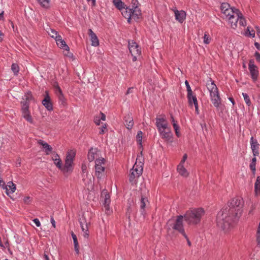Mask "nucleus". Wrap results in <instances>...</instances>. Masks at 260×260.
<instances>
[{
    "label": "nucleus",
    "instance_id": "48",
    "mask_svg": "<svg viewBox=\"0 0 260 260\" xmlns=\"http://www.w3.org/2000/svg\"><path fill=\"white\" fill-rule=\"evenodd\" d=\"M187 158V155L186 154H184L179 165H184V164L185 161H186Z\"/></svg>",
    "mask_w": 260,
    "mask_h": 260
},
{
    "label": "nucleus",
    "instance_id": "54",
    "mask_svg": "<svg viewBox=\"0 0 260 260\" xmlns=\"http://www.w3.org/2000/svg\"><path fill=\"white\" fill-rule=\"evenodd\" d=\"M33 222L35 223L37 226L39 227L41 226V223L38 218H35L33 220Z\"/></svg>",
    "mask_w": 260,
    "mask_h": 260
},
{
    "label": "nucleus",
    "instance_id": "43",
    "mask_svg": "<svg viewBox=\"0 0 260 260\" xmlns=\"http://www.w3.org/2000/svg\"><path fill=\"white\" fill-rule=\"evenodd\" d=\"M54 87L55 89V92L57 95L62 93L60 88L57 83L54 84Z\"/></svg>",
    "mask_w": 260,
    "mask_h": 260
},
{
    "label": "nucleus",
    "instance_id": "8",
    "mask_svg": "<svg viewBox=\"0 0 260 260\" xmlns=\"http://www.w3.org/2000/svg\"><path fill=\"white\" fill-rule=\"evenodd\" d=\"M75 157L74 152H69L66 157L64 166H62L61 171L64 175L71 174L73 170V160Z\"/></svg>",
    "mask_w": 260,
    "mask_h": 260
},
{
    "label": "nucleus",
    "instance_id": "53",
    "mask_svg": "<svg viewBox=\"0 0 260 260\" xmlns=\"http://www.w3.org/2000/svg\"><path fill=\"white\" fill-rule=\"evenodd\" d=\"M254 56L256 61L260 62V53L258 52H256L254 54Z\"/></svg>",
    "mask_w": 260,
    "mask_h": 260
},
{
    "label": "nucleus",
    "instance_id": "20",
    "mask_svg": "<svg viewBox=\"0 0 260 260\" xmlns=\"http://www.w3.org/2000/svg\"><path fill=\"white\" fill-rule=\"evenodd\" d=\"M16 185L12 182H9L6 186H5V189L6 191V193L8 196L14 193L16 190Z\"/></svg>",
    "mask_w": 260,
    "mask_h": 260
},
{
    "label": "nucleus",
    "instance_id": "30",
    "mask_svg": "<svg viewBox=\"0 0 260 260\" xmlns=\"http://www.w3.org/2000/svg\"><path fill=\"white\" fill-rule=\"evenodd\" d=\"M187 99L189 104L190 106H192L193 105L198 103V100L195 95L193 94V93L187 95Z\"/></svg>",
    "mask_w": 260,
    "mask_h": 260
},
{
    "label": "nucleus",
    "instance_id": "63",
    "mask_svg": "<svg viewBox=\"0 0 260 260\" xmlns=\"http://www.w3.org/2000/svg\"><path fill=\"white\" fill-rule=\"evenodd\" d=\"M254 46H255V47L258 49H260V44L258 43H257V42H255L254 43Z\"/></svg>",
    "mask_w": 260,
    "mask_h": 260
},
{
    "label": "nucleus",
    "instance_id": "17",
    "mask_svg": "<svg viewBox=\"0 0 260 260\" xmlns=\"http://www.w3.org/2000/svg\"><path fill=\"white\" fill-rule=\"evenodd\" d=\"M176 19L180 23H182L186 18V13L183 10L174 11Z\"/></svg>",
    "mask_w": 260,
    "mask_h": 260
},
{
    "label": "nucleus",
    "instance_id": "22",
    "mask_svg": "<svg viewBox=\"0 0 260 260\" xmlns=\"http://www.w3.org/2000/svg\"><path fill=\"white\" fill-rule=\"evenodd\" d=\"M57 46L61 49H62L66 51L69 50V47L66 44V42L62 39L61 37L59 36L55 40Z\"/></svg>",
    "mask_w": 260,
    "mask_h": 260
},
{
    "label": "nucleus",
    "instance_id": "49",
    "mask_svg": "<svg viewBox=\"0 0 260 260\" xmlns=\"http://www.w3.org/2000/svg\"><path fill=\"white\" fill-rule=\"evenodd\" d=\"M82 170L83 172V174L86 173V175L87 177H88V174L87 173V166L85 164H83L82 166Z\"/></svg>",
    "mask_w": 260,
    "mask_h": 260
},
{
    "label": "nucleus",
    "instance_id": "1",
    "mask_svg": "<svg viewBox=\"0 0 260 260\" xmlns=\"http://www.w3.org/2000/svg\"><path fill=\"white\" fill-rule=\"evenodd\" d=\"M243 205V200L240 198L233 199L228 207L218 213L216 219L217 226L225 232L231 229L233 223L239 219Z\"/></svg>",
    "mask_w": 260,
    "mask_h": 260
},
{
    "label": "nucleus",
    "instance_id": "13",
    "mask_svg": "<svg viewBox=\"0 0 260 260\" xmlns=\"http://www.w3.org/2000/svg\"><path fill=\"white\" fill-rule=\"evenodd\" d=\"M28 104L25 103L22 105L21 111L23 117L30 123H33V120L29 110Z\"/></svg>",
    "mask_w": 260,
    "mask_h": 260
},
{
    "label": "nucleus",
    "instance_id": "36",
    "mask_svg": "<svg viewBox=\"0 0 260 260\" xmlns=\"http://www.w3.org/2000/svg\"><path fill=\"white\" fill-rule=\"evenodd\" d=\"M11 70L15 75H17L19 71V66L16 63H13L11 66Z\"/></svg>",
    "mask_w": 260,
    "mask_h": 260
},
{
    "label": "nucleus",
    "instance_id": "64",
    "mask_svg": "<svg viewBox=\"0 0 260 260\" xmlns=\"http://www.w3.org/2000/svg\"><path fill=\"white\" fill-rule=\"evenodd\" d=\"M133 88H132H132H129L128 89V90H127V92H126V94H129V93H130L132 92V91H133Z\"/></svg>",
    "mask_w": 260,
    "mask_h": 260
},
{
    "label": "nucleus",
    "instance_id": "2",
    "mask_svg": "<svg viewBox=\"0 0 260 260\" xmlns=\"http://www.w3.org/2000/svg\"><path fill=\"white\" fill-rule=\"evenodd\" d=\"M156 126L161 138L168 143H172L173 134L165 115L156 118Z\"/></svg>",
    "mask_w": 260,
    "mask_h": 260
},
{
    "label": "nucleus",
    "instance_id": "23",
    "mask_svg": "<svg viewBox=\"0 0 260 260\" xmlns=\"http://www.w3.org/2000/svg\"><path fill=\"white\" fill-rule=\"evenodd\" d=\"M101 199H102L103 204H110L111 200L110 199V195L108 191L104 189L101 193Z\"/></svg>",
    "mask_w": 260,
    "mask_h": 260
},
{
    "label": "nucleus",
    "instance_id": "50",
    "mask_svg": "<svg viewBox=\"0 0 260 260\" xmlns=\"http://www.w3.org/2000/svg\"><path fill=\"white\" fill-rule=\"evenodd\" d=\"M74 244L75 250L76 253L78 254L79 253V246L78 243H74Z\"/></svg>",
    "mask_w": 260,
    "mask_h": 260
},
{
    "label": "nucleus",
    "instance_id": "4",
    "mask_svg": "<svg viewBox=\"0 0 260 260\" xmlns=\"http://www.w3.org/2000/svg\"><path fill=\"white\" fill-rule=\"evenodd\" d=\"M143 160L142 157V152L138 155L136 161L132 169L130 170L129 174V181L132 184H135L137 183L138 179L142 174Z\"/></svg>",
    "mask_w": 260,
    "mask_h": 260
},
{
    "label": "nucleus",
    "instance_id": "62",
    "mask_svg": "<svg viewBox=\"0 0 260 260\" xmlns=\"http://www.w3.org/2000/svg\"><path fill=\"white\" fill-rule=\"evenodd\" d=\"M54 158H57V159L58 158V159H59V155L57 154H53V156H52L53 160H54Z\"/></svg>",
    "mask_w": 260,
    "mask_h": 260
},
{
    "label": "nucleus",
    "instance_id": "27",
    "mask_svg": "<svg viewBox=\"0 0 260 260\" xmlns=\"http://www.w3.org/2000/svg\"><path fill=\"white\" fill-rule=\"evenodd\" d=\"M178 173L182 176L186 177L188 175V172L184 168V165H178L177 168Z\"/></svg>",
    "mask_w": 260,
    "mask_h": 260
},
{
    "label": "nucleus",
    "instance_id": "38",
    "mask_svg": "<svg viewBox=\"0 0 260 260\" xmlns=\"http://www.w3.org/2000/svg\"><path fill=\"white\" fill-rule=\"evenodd\" d=\"M256 158L255 157H254L251 160V162L250 164V168L252 171V172L254 173L255 171V165H256Z\"/></svg>",
    "mask_w": 260,
    "mask_h": 260
},
{
    "label": "nucleus",
    "instance_id": "10",
    "mask_svg": "<svg viewBox=\"0 0 260 260\" xmlns=\"http://www.w3.org/2000/svg\"><path fill=\"white\" fill-rule=\"evenodd\" d=\"M80 226L83 232V236L88 239L89 236V226L90 225V222L86 219L85 215L83 214L80 220Z\"/></svg>",
    "mask_w": 260,
    "mask_h": 260
},
{
    "label": "nucleus",
    "instance_id": "19",
    "mask_svg": "<svg viewBox=\"0 0 260 260\" xmlns=\"http://www.w3.org/2000/svg\"><path fill=\"white\" fill-rule=\"evenodd\" d=\"M88 35L90 38L91 41V45L93 46L96 47L99 45V39L95 33L91 29L88 30Z\"/></svg>",
    "mask_w": 260,
    "mask_h": 260
},
{
    "label": "nucleus",
    "instance_id": "12",
    "mask_svg": "<svg viewBox=\"0 0 260 260\" xmlns=\"http://www.w3.org/2000/svg\"><path fill=\"white\" fill-rule=\"evenodd\" d=\"M183 216H177V219L173 225V229L178 231L184 238H186V234L184 232L183 226Z\"/></svg>",
    "mask_w": 260,
    "mask_h": 260
},
{
    "label": "nucleus",
    "instance_id": "15",
    "mask_svg": "<svg viewBox=\"0 0 260 260\" xmlns=\"http://www.w3.org/2000/svg\"><path fill=\"white\" fill-rule=\"evenodd\" d=\"M250 145L253 155L254 156H257L259 154V144L257 140L254 139L253 137L250 139Z\"/></svg>",
    "mask_w": 260,
    "mask_h": 260
},
{
    "label": "nucleus",
    "instance_id": "52",
    "mask_svg": "<svg viewBox=\"0 0 260 260\" xmlns=\"http://www.w3.org/2000/svg\"><path fill=\"white\" fill-rule=\"evenodd\" d=\"M106 129V125L104 123V124L102 125L101 131L100 132V134H103L105 133V131Z\"/></svg>",
    "mask_w": 260,
    "mask_h": 260
},
{
    "label": "nucleus",
    "instance_id": "26",
    "mask_svg": "<svg viewBox=\"0 0 260 260\" xmlns=\"http://www.w3.org/2000/svg\"><path fill=\"white\" fill-rule=\"evenodd\" d=\"M148 204V201L147 198L142 197L140 202V208L141 214L144 215L145 213V208Z\"/></svg>",
    "mask_w": 260,
    "mask_h": 260
},
{
    "label": "nucleus",
    "instance_id": "55",
    "mask_svg": "<svg viewBox=\"0 0 260 260\" xmlns=\"http://www.w3.org/2000/svg\"><path fill=\"white\" fill-rule=\"evenodd\" d=\"M72 237L73 239L74 243H78L77 236L73 232H72Z\"/></svg>",
    "mask_w": 260,
    "mask_h": 260
},
{
    "label": "nucleus",
    "instance_id": "6",
    "mask_svg": "<svg viewBox=\"0 0 260 260\" xmlns=\"http://www.w3.org/2000/svg\"><path fill=\"white\" fill-rule=\"evenodd\" d=\"M206 86L210 92V99L212 104L217 109H219L221 104V99L216 85L214 81L210 80L207 83Z\"/></svg>",
    "mask_w": 260,
    "mask_h": 260
},
{
    "label": "nucleus",
    "instance_id": "37",
    "mask_svg": "<svg viewBox=\"0 0 260 260\" xmlns=\"http://www.w3.org/2000/svg\"><path fill=\"white\" fill-rule=\"evenodd\" d=\"M136 138L138 143L141 146L143 138V133L141 131L138 132Z\"/></svg>",
    "mask_w": 260,
    "mask_h": 260
},
{
    "label": "nucleus",
    "instance_id": "39",
    "mask_svg": "<svg viewBox=\"0 0 260 260\" xmlns=\"http://www.w3.org/2000/svg\"><path fill=\"white\" fill-rule=\"evenodd\" d=\"M54 164L55 165V166L59 169H60V170H61V169H62V163H61V160L60 158L59 159H57V158H54Z\"/></svg>",
    "mask_w": 260,
    "mask_h": 260
},
{
    "label": "nucleus",
    "instance_id": "32",
    "mask_svg": "<svg viewBox=\"0 0 260 260\" xmlns=\"http://www.w3.org/2000/svg\"><path fill=\"white\" fill-rule=\"evenodd\" d=\"M113 3L120 11L125 6V4L121 0H113Z\"/></svg>",
    "mask_w": 260,
    "mask_h": 260
},
{
    "label": "nucleus",
    "instance_id": "44",
    "mask_svg": "<svg viewBox=\"0 0 260 260\" xmlns=\"http://www.w3.org/2000/svg\"><path fill=\"white\" fill-rule=\"evenodd\" d=\"M109 205L110 204L103 205L104 207L105 208V212L107 214H110L112 212V210H111L110 208Z\"/></svg>",
    "mask_w": 260,
    "mask_h": 260
},
{
    "label": "nucleus",
    "instance_id": "41",
    "mask_svg": "<svg viewBox=\"0 0 260 260\" xmlns=\"http://www.w3.org/2000/svg\"><path fill=\"white\" fill-rule=\"evenodd\" d=\"M242 95L244 98V100L246 103V104L249 106L251 104V102L250 99L249 98L248 95L245 93H242Z\"/></svg>",
    "mask_w": 260,
    "mask_h": 260
},
{
    "label": "nucleus",
    "instance_id": "3",
    "mask_svg": "<svg viewBox=\"0 0 260 260\" xmlns=\"http://www.w3.org/2000/svg\"><path fill=\"white\" fill-rule=\"evenodd\" d=\"M220 9L223 18L228 21L232 28L236 29V25L235 21L236 16L239 17L238 14L240 11L234 7H231L228 3H225L221 5Z\"/></svg>",
    "mask_w": 260,
    "mask_h": 260
},
{
    "label": "nucleus",
    "instance_id": "14",
    "mask_svg": "<svg viewBox=\"0 0 260 260\" xmlns=\"http://www.w3.org/2000/svg\"><path fill=\"white\" fill-rule=\"evenodd\" d=\"M128 49L132 55H140L141 54V48L133 41H129Z\"/></svg>",
    "mask_w": 260,
    "mask_h": 260
},
{
    "label": "nucleus",
    "instance_id": "5",
    "mask_svg": "<svg viewBox=\"0 0 260 260\" xmlns=\"http://www.w3.org/2000/svg\"><path fill=\"white\" fill-rule=\"evenodd\" d=\"M205 214V210L202 208H191L184 215L185 220L190 224L199 223Z\"/></svg>",
    "mask_w": 260,
    "mask_h": 260
},
{
    "label": "nucleus",
    "instance_id": "58",
    "mask_svg": "<svg viewBox=\"0 0 260 260\" xmlns=\"http://www.w3.org/2000/svg\"><path fill=\"white\" fill-rule=\"evenodd\" d=\"M171 123H172V124L173 125V126H174V124L178 125L177 124L176 121L175 120L174 118V117L172 115H171Z\"/></svg>",
    "mask_w": 260,
    "mask_h": 260
},
{
    "label": "nucleus",
    "instance_id": "60",
    "mask_svg": "<svg viewBox=\"0 0 260 260\" xmlns=\"http://www.w3.org/2000/svg\"><path fill=\"white\" fill-rule=\"evenodd\" d=\"M0 186H1L4 189H5V186H6L5 182L1 179H0Z\"/></svg>",
    "mask_w": 260,
    "mask_h": 260
},
{
    "label": "nucleus",
    "instance_id": "9",
    "mask_svg": "<svg viewBox=\"0 0 260 260\" xmlns=\"http://www.w3.org/2000/svg\"><path fill=\"white\" fill-rule=\"evenodd\" d=\"M105 164L104 158L96 159L95 160V175L99 179L105 175Z\"/></svg>",
    "mask_w": 260,
    "mask_h": 260
},
{
    "label": "nucleus",
    "instance_id": "18",
    "mask_svg": "<svg viewBox=\"0 0 260 260\" xmlns=\"http://www.w3.org/2000/svg\"><path fill=\"white\" fill-rule=\"evenodd\" d=\"M99 151L96 148H91L88 152V159L89 161H92L94 159H98Z\"/></svg>",
    "mask_w": 260,
    "mask_h": 260
},
{
    "label": "nucleus",
    "instance_id": "7",
    "mask_svg": "<svg viewBox=\"0 0 260 260\" xmlns=\"http://www.w3.org/2000/svg\"><path fill=\"white\" fill-rule=\"evenodd\" d=\"M120 11L123 16L127 19L128 23L131 22V19L135 20L138 19L141 15L140 10H133V8L125 7V6Z\"/></svg>",
    "mask_w": 260,
    "mask_h": 260
},
{
    "label": "nucleus",
    "instance_id": "31",
    "mask_svg": "<svg viewBox=\"0 0 260 260\" xmlns=\"http://www.w3.org/2000/svg\"><path fill=\"white\" fill-rule=\"evenodd\" d=\"M254 191L256 196L260 194V176L257 177L254 184Z\"/></svg>",
    "mask_w": 260,
    "mask_h": 260
},
{
    "label": "nucleus",
    "instance_id": "57",
    "mask_svg": "<svg viewBox=\"0 0 260 260\" xmlns=\"http://www.w3.org/2000/svg\"><path fill=\"white\" fill-rule=\"evenodd\" d=\"M58 98V99L62 102V103H63L64 102V96H63V95L62 93H61L60 94H59V95H57Z\"/></svg>",
    "mask_w": 260,
    "mask_h": 260
},
{
    "label": "nucleus",
    "instance_id": "47",
    "mask_svg": "<svg viewBox=\"0 0 260 260\" xmlns=\"http://www.w3.org/2000/svg\"><path fill=\"white\" fill-rule=\"evenodd\" d=\"M256 236L257 244L260 245V222L257 228Z\"/></svg>",
    "mask_w": 260,
    "mask_h": 260
},
{
    "label": "nucleus",
    "instance_id": "40",
    "mask_svg": "<svg viewBox=\"0 0 260 260\" xmlns=\"http://www.w3.org/2000/svg\"><path fill=\"white\" fill-rule=\"evenodd\" d=\"M203 39H204V43L205 44H209L210 43L211 38L208 34L205 33L204 34Z\"/></svg>",
    "mask_w": 260,
    "mask_h": 260
},
{
    "label": "nucleus",
    "instance_id": "42",
    "mask_svg": "<svg viewBox=\"0 0 260 260\" xmlns=\"http://www.w3.org/2000/svg\"><path fill=\"white\" fill-rule=\"evenodd\" d=\"M131 4L132 8H133V10H140L138 7L139 2L138 0H132Z\"/></svg>",
    "mask_w": 260,
    "mask_h": 260
},
{
    "label": "nucleus",
    "instance_id": "21",
    "mask_svg": "<svg viewBox=\"0 0 260 260\" xmlns=\"http://www.w3.org/2000/svg\"><path fill=\"white\" fill-rule=\"evenodd\" d=\"M42 103L48 110L50 111L52 110V105L47 92H46L44 99L42 101Z\"/></svg>",
    "mask_w": 260,
    "mask_h": 260
},
{
    "label": "nucleus",
    "instance_id": "56",
    "mask_svg": "<svg viewBox=\"0 0 260 260\" xmlns=\"http://www.w3.org/2000/svg\"><path fill=\"white\" fill-rule=\"evenodd\" d=\"M23 201L25 204H28L30 201V197H25L23 199Z\"/></svg>",
    "mask_w": 260,
    "mask_h": 260
},
{
    "label": "nucleus",
    "instance_id": "11",
    "mask_svg": "<svg viewBox=\"0 0 260 260\" xmlns=\"http://www.w3.org/2000/svg\"><path fill=\"white\" fill-rule=\"evenodd\" d=\"M248 69L250 72V76L253 81L257 80L259 76V71L258 67L254 64L253 59H250L248 63Z\"/></svg>",
    "mask_w": 260,
    "mask_h": 260
},
{
    "label": "nucleus",
    "instance_id": "34",
    "mask_svg": "<svg viewBox=\"0 0 260 260\" xmlns=\"http://www.w3.org/2000/svg\"><path fill=\"white\" fill-rule=\"evenodd\" d=\"M247 37L254 38L255 37V31L253 29L250 30L249 27H247L244 33Z\"/></svg>",
    "mask_w": 260,
    "mask_h": 260
},
{
    "label": "nucleus",
    "instance_id": "45",
    "mask_svg": "<svg viewBox=\"0 0 260 260\" xmlns=\"http://www.w3.org/2000/svg\"><path fill=\"white\" fill-rule=\"evenodd\" d=\"M173 128L174 129L176 135L179 137H180V134L179 133V126L178 125L174 124Z\"/></svg>",
    "mask_w": 260,
    "mask_h": 260
},
{
    "label": "nucleus",
    "instance_id": "59",
    "mask_svg": "<svg viewBox=\"0 0 260 260\" xmlns=\"http://www.w3.org/2000/svg\"><path fill=\"white\" fill-rule=\"evenodd\" d=\"M193 105L194 106V107H195V110H196V114H199L200 112H199V109L198 103H197L194 104Z\"/></svg>",
    "mask_w": 260,
    "mask_h": 260
},
{
    "label": "nucleus",
    "instance_id": "51",
    "mask_svg": "<svg viewBox=\"0 0 260 260\" xmlns=\"http://www.w3.org/2000/svg\"><path fill=\"white\" fill-rule=\"evenodd\" d=\"M89 177H90V178L89 179V180H87V181L86 180L85 178H83V180L85 182V184H91V183H92L91 179L93 178V177L91 175H89ZM83 177H84V176Z\"/></svg>",
    "mask_w": 260,
    "mask_h": 260
},
{
    "label": "nucleus",
    "instance_id": "25",
    "mask_svg": "<svg viewBox=\"0 0 260 260\" xmlns=\"http://www.w3.org/2000/svg\"><path fill=\"white\" fill-rule=\"evenodd\" d=\"M124 124L128 129H131L132 128L134 125V121L131 115H128L125 117Z\"/></svg>",
    "mask_w": 260,
    "mask_h": 260
},
{
    "label": "nucleus",
    "instance_id": "28",
    "mask_svg": "<svg viewBox=\"0 0 260 260\" xmlns=\"http://www.w3.org/2000/svg\"><path fill=\"white\" fill-rule=\"evenodd\" d=\"M32 100L33 97L31 92H28L24 94L23 98V101H21V104L22 105H23L24 104L26 103L28 104V106H29L30 101Z\"/></svg>",
    "mask_w": 260,
    "mask_h": 260
},
{
    "label": "nucleus",
    "instance_id": "16",
    "mask_svg": "<svg viewBox=\"0 0 260 260\" xmlns=\"http://www.w3.org/2000/svg\"><path fill=\"white\" fill-rule=\"evenodd\" d=\"M238 16H238H236V19L235 21L236 28L238 27V24L240 26H245L246 25V20L240 12H239Z\"/></svg>",
    "mask_w": 260,
    "mask_h": 260
},
{
    "label": "nucleus",
    "instance_id": "33",
    "mask_svg": "<svg viewBox=\"0 0 260 260\" xmlns=\"http://www.w3.org/2000/svg\"><path fill=\"white\" fill-rule=\"evenodd\" d=\"M37 1L44 8L47 9L49 7L50 0H37Z\"/></svg>",
    "mask_w": 260,
    "mask_h": 260
},
{
    "label": "nucleus",
    "instance_id": "29",
    "mask_svg": "<svg viewBox=\"0 0 260 260\" xmlns=\"http://www.w3.org/2000/svg\"><path fill=\"white\" fill-rule=\"evenodd\" d=\"M106 116L105 115L101 112L99 116H96L94 117V121L96 125H99L101 123V121H105Z\"/></svg>",
    "mask_w": 260,
    "mask_h": 260
},
{
    "label": "nucleus",
    "instance_id": "35",
    "mask_svg": "<svg viewBox=\"0 0 260 260\" xmlns=\"http://www.w3.org/2000/svg\"><path fill=\"white\" fill-rule=\"evenodd\" d=\"M48 34L51 38H54L55 40L59 36L57 32L52 29H50L48 31Z\"/></svg>",
    "mask_w": 260,
    "mask_h": 260
},
{
    "label": "nucleus",
    "instance_id": "61",
    "mask_svg": "<svg viewBox=\"0 0 260 260\" xmlns=\"http://www.w3.org/2000/svg\"><path fill=\"white\" fill-rule=\"evenodd\" d=\"M51 223L52 225V226L54 227V228H55V220H54L53 218L52 217L51 218Z\"/></svg>",
    "mask_w": 260,
    "mask_h": 260
},
{
    "label": "nucleus",
    "instance_id": "24",
    "mask_svg": "<svg viewBox=\"0 0 260 260\" xmlns=\"http://www.w3.org/2000/svg\"><path fill=\"white\" fill-rule=\"evenodd\" d=\"M38 142V144L42 146L44 149V151L47 155L49 154L52 151V148L45 141L42 140H39Z\"/></svg>",
    "mask_w": 260,
    "mask_h": 260
},
{
    "label": "nucleus",
    "instance_id": "46",
    "mask_svg": "<svg viewBox=\"0 0 260 260\" xmlns=\"http://www.w3.org/2000/svg\"><path fill=\"white\" fill-rule=\"evenodd\" d=\"M185 84L187 88V95L192 93L191 87L189 84V83L187 80L185 81Z\"/></svg>",
    "mask_w": 260,
    "mask_h": 260
}]
</instances>
